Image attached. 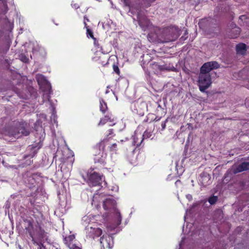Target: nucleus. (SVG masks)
Segmentation results:
<instances>
[{"mask_svg":"<svg viewBox=\"0 0 249 249\" xmlns=\"http://www.w3.org/2000/svg\"><path fill=\"white\" fill-rule=\"evenodd\" d=\"M219 67L216 61H211L204 63L200 68V71L198 76V86L199 90L202 92L208 89L212 84L211 74L210 72L213 69Z\"/></svg>","mask_w":249,"mask_h":249,"instance_id":"nucleus-1","label":"nucleus"},{"mask_svg":"<svg viewBox=\"0 0 249 249\" xmlns=\"http://www.w3.org/2000/svg\"><path fill=\"white\" fill-rule=\"evenodd\" d=\"M8 135L18 138L22 136H27L30 133L29 124L26 122H17L8 128Z\"/></svg>","mask_w":249,"mask_h":249,"instance_id":"nucleus-2","label":"nucleus"},{"mask_svg":"<svg viewBox=\"0 0 249 249\" xmlns=\"http://www.w3.org/2000/svg\"><path fill=\"white\" fill-rule=\"evenodd\" d=\"M26 229L32 237L34 243H36L35 239L41 240H47V233L38 224L34 225L30 222L28 227Z\"/></svg>","mask_w":249,"mask_h":249,"instance_id":"nucleus-3","label":"nucleus"},{"mask_svg":"<svg viewBox=\"0 0 249 249\" xmlns=\"http://www.w3.org/2000/svg\"><path fill=\"white\" fill-rule=\"evenodd\" d=\"M116 201L112 198V197H109L106 198L103 201V207L105 210H109L112 211L114 218L116 220V223L115 227L119 225L122 221V217L121 216L120 212L115 207Z\"/></svg>","mask_w":249,"mask_h":249,"instance_id":"nucleus-4","label":"nucleus"},{"mask_svg":"<svg viewBox=\"0 0 249 249\" xmlns=\"http://www.w3.org/2000/svg\"><path fill=\"white\" fill-rule=\"evenodd\" d=\"M179 29L175 27L171 29H166L164 30L161 38L159 39L160 43H167L176 40L178 36Z\"/></svg>","mask_w":249,"mask_h":249,"instance_id":"nucleus-5","label":"nucleus"},{"mask_svg":"<svg viewBox=\"0 0 249 249\" xmlns=\"http://www.w3.org/2000/svg\"><path fill=\"white\" fill-rule=\"evenodd\" d=\"M102 179V176H100L96 172H93L89 176L87 182L89 186H95L99 185L101 183Z\"/></svg>","mask_w":249,"mask_h":249,"instance_id":"nucleus-6","label":"nucleus"},{"mask_svg":"<svg viewBox=\"0 0 249 249\" xmlns=\"http://www.w3.org/2000/svg\"><path fill=\"white\" fill-rule=\"evenodd\" d=\"M87 236L94 239L95 237H98L102 233V230L99 228H93L92 227L86 228Z\"/></svg>","mask_w":249,"mask_h":249,"instance_id":"nucleus-7","label":"nucleus"},{"mask_svg":"<svg viewBox=\"0 0 249 249\" xmlns=\"http://www.w3.org/2000/svg\"><path fill=\"white\" fill-rule=\"evenodd\" d=\"M211 176L209 174L203 172L200 175L199 181L203 186H206L211 183Z\"/></svg>","mask_w":249,"mask_h":249,"instance_id":"nucleus-8","label":"nucleus"},{"mask_svg":"<svg viewBox=\"0 0 249 249\" xmlns=\"http://www.w3.org/2000/svg\"><path fill=\"white\" fill-rule=\"evenodd\" d=\"M138 19L139 24L140 26L143 29V30H145L146 28L150 26V21L147 19L146 18L139 15L138 16Z\"/></svg>","mask_w":249,"mask_h":249,"instance_id":"nucleus-9","label":"nucleus"},{"mask_svg":"<svg viewBox=\"0 0 249 249\" xmlns=\"http://www.w3.org/2000/svg\"><path fill=\"white\" fill-rule=\"evenodd\" d=\"M248 170H249V162H244L237 167L234 173H239Z\"/></svg>","mask_w":249,"mask_h":249,"instance_id":"nucleus-10","label":"nucleus"},{"mask_svg":"<svg viewBox=\"0 0 249 249\" xmlns=\"http://www.w3.org/2000/svg\"><path fill=\"white\" fill-rule=\"evenodd\" d=\"M133 144L134 145L139 146L141 145V143L142 142L143 138H142L141 134H138L136 133L135 135L133 136Z\"/></svg>","mask_w":249,"mask_h":249,"instance_id":"nucleus-11","label":"nucleus"},{"mask_svg":"<svg viewBox=\"0 0 249 249\" xmlns=\"http://www.w3.org/2000/svg\"><path fill=\"white\" fill-rule=\"evenodd\" d=\"M236 50L238 54H244L246 51V46L245 44L240 43L236 45Z\"/></svg>","mask_w":249,"mask_h":249,"instance_id":"nucleus-12","label":"nucleus"},{"mask_svg":"<svg viewBox=\"0 0 249 249\" xmlns=\"http://www.w3.org/2000/svg\"><path fill=\"white\" fill-rule=\"evenodd\" d=\"M100 111L102 112L103 113H105L107 109V105L103 99H100Z\"/></svg>","mask_w":249,"mask_h":249,"instance_id":"nucleus-13","label":"nucleus"},{"mask_svg":"<svg viewBox=\"0 0 249 249\" xmlns=\"http://www.w3.org/2000/svg\"><path fill=\"white\" fill-rule=\"evenodd\" d=\"M36 79L39 84H43L47 82L45 77L42 74L36 75Z\"/></svg>","mask_w":249,"mask_h":249,"instance_id":"nucleus-14","label":"nucleus"},{"mask_svg":"<svg viewBox=\"0 0 249 249\" xmlns=\"http://www.w3.org/2000/svg\"><path fill=\"white\" fill-rule=\"evenodd\" d=\"M108 121L111 122V117H109L108 115L105 116L104 118L101 119L98 124V125H104Z\"/></svg>","mask_w":249,"mask_h":249,"instance_id":"nucleus-15","label":"nucleus"},{"mask_svg":"<svg viewBox=\"0 0 249 249\" xmlns=\"http://www.w3.org/2000/svg\"><path fill=\"white\" fill-rule=\"evenodd\" d=\"M107 141V139H104L99 143L98 146L100 150L104 151L105 147V143Z\"/></svg>","mask_w":249,"mask_h":249,"instance_id":"nucleus-16","label":"nucleus"},{"mask_svg":"<svg viewBox=\"0 0 249 249\" xmlns=\"http://www.w3.org/2000/svg\"><path fill=\"white\" fill-rule=\"evenodd\" d=\"M217 199L218 198L216 196H213L209 198L208 201L211 205H213L216 203V202L217 201Z\"/></svg>","mask_w":249,"mask_h":249,"instance_id":"nucleus-17","label":"nucleus"},{"mask_svg":"<svg viewBox=\"0 0 249 249\" xmlns=\"http://www.w3.org/2000/svg\"><path fill=\"white\" fill-rule=\"evenodd\" d=\"M20 59L23 62H27L28 58L23 54H21L19 55Z\"/></svg>","mask_w":249,"mask_h":249,"instance_id":"nucleus-18","label":"nucleus"},{"mask_svg":"<svg viewBox=\"0 0 249 249\" xmlns=\"http://www.w3.org/2000/svg\"><path fill=\"white\" fill-rule=\"evenodd\" d=\"M152 134L150 132H148L147 131H145L143 134L142 135V138H149L151 136Z\"/></svg>","mask_w":249,"mask_h":249,"instance_id":"nucleus-19","label":"nucleus"},{"mask_svg":"<svg viewBox=\"0 0 249 249\" xmlns=\"http://www.w3.org/2000/svg\"><path fill=\"white\" fill-rule=\"evenodd\" d=\"M87 34L88 36H90V37L94 38L93 35L92 31L87 27Z\"/></svg>","mask_w":249,"mask_h":249,"instance_id":"nucleus-20","label":"nucleus"},{"mask_svg":"<svg viewBox=\"0 0 249 249\" xmlns=\"http://www.w3.org/2000/svg\"><path fill=\"white\" fill-rule=\"evenodd\" d=\"M113 69L114 71L115 72H116L117 74L119 75L120 74V70L117 65L114 64L113 65Z\"/></svg>","mask_w":249,"mask_h":249,"instance_id":"nucleus-21","label":"nucleus"},{"mask_svg":"<svg viewBox=\"0 0 249 249\" xmlns=\"http://www.w3.org/2000/svg\"><path fill=\"white\" fill-rule=\"evenodd\" d=\"M116 148L117 144L116 143H114L111 145V146L110 147V149L111 151H114L116 150Z\"/></svg>","mask_w":249,"mask_h":249,"instance_id":"nucleus-22","label":"nucleus"},{"mask_svg":"<svg viewBox=\"0 0 249 249\" xmlns=\"http://www.w3.org/2000/svg\"><path fill=\"white\" fill-rule=\"evenodd\" d=\"M167 122V119H166L164 122H163L161 124L162 130L165 129L166 127V124Z\"/></svg>","mask_w":249,"mask_h":249,"instance_id":"nucleus-23","label":"nucleus"},{"mask_svg":"<svg viewBox=\"0 0 249 249\" xmlns=\"http://www.w3.org/2000/svg\"><path fill=\"white\" fill-rule=\"evenodd\" d=\"M37 244L38 245V247L37 249H46L45 248V247L43 246L42 244H39L38 243H37Z\"/></svg>","mask_w":249,"mask_h":249,"instance_id":"nucleus-24","label":"nucleus"},{"mask_svg":"<svg viewBox=\"0 0 249 249\" xmlns=\"http://www.w3.org/2000/svg\"><path fill=\"white\" fill-rule=\"evenodd\" d=\"M186 197L189 200H191L192 199V196L191 195L188 194L186 195Z\"/></svg>","mask_w":249,"mask_h":249,"instance_id":"nucleus-25","label":"nucleus"},{"mask_svg":"<svg viewBox=\"0 0 249 249\" xmlns=\"http://www.w3.org/2000/svg\"><path fill=\"white\" fill-rule=\"evenodd\" d=\"M71 249H81L80 248H79V247L73 245L72 247H71Z\"/></svg>","mask_w":249,"mask_h":249,"instance_id":"nucleus-26","label":"nucleus"},{"mask_svg":"<svg viewBox=\"0 0 249 249\" xmlns=\"http://www.w3.org/2000/svg\"><path fill=\"white\" fill-rule=\"evenodd\" d=\"M72 5V6L75 8V9H77L79 8V6L77 4H71Z\"/></svg>","mask_w":249,"mask_h":249,"instance_id":"nucleus-27","label":"nucleus"},{"mask_svg":"<svg viewBox=\"0 0 249 249\" xmlns=\"http://www.w3.org/2000/svg\"><path fill=\"white\" fill-rule=\"evenodd\" d=\"M235 31L237 32V34H239L240 33L239 29L238 28L235 29Z\"/></svg>","mask_w":249,"mask_h":249,"instance_id":"nucleus-28","label":"nucleus"},{"mask_svg":"<svg viewBox=\"0 0 249 249\" xmlns=\"http://www.w3.org/2000/svg\"><path fill=\"white\" fill-rule=\"evenodd\" d=\"M29 181H31V182L33 184V182L32 181H34V179L30 177Z\"/></svg>","mask_w":249,"mask_h":249,"instance_id":"nucleus-29","label":"nucleus"},{"mask_svg":"<svg viewBox=\"0 0 249 249\" xmlns=\"http://www.w3.org/2000/svg\"><path fill=\"white\" fill-rule=\"evenodd\" d=\"M109 135H111V134H112V133H113V130H112V129H110V130H109Z\"/></svg>","mask_w":249,"mask_h":249,"instance_id":"nucleus-30","label":"nucleus"},{"mask_svg":"<svg viewBox=\"0 0 249 249\" xmlns=\"http://www.w3.org/2000/svg\"><path fill=\"white\" fill-rule=\"evenodd\" d=\"M84 19H85V20H87V21H89V19L85 17H84Z\"/></svg>","mask_w":249,"mask_h":249,"instance_id":"nucleus-31","label":"nucleus"},{"mask_svg":"<svg viewBox=\"0 0 249 249\" xmlns=\"http://www.w3.org/2000/svg\"><path fill=\"white\" fill-rule=\"evenodd\" d=\"M245 17V16H241L240 17V19H242L243 18H244Z\"/></svg>","mask_w":249,"mask_h":249,"instance_id":"nucleus-32","label":"nucleus"},{"mask_svg":"<svg viewBox=\"0 0 249 249\" xmlns=\"http://www.w3.org/2000/svg\"><path fill=\"white\" fill-rule=\"evenodd\" d=\"M155 0H149V1H150V2H153V1H154Z\"/></svg>","mask_w":249,"mask_h":249,"instance_id":"nucleus-33","label":"nucleus"},{"mask_svg":"<svg viewBox=\"0 0 249 249\" xmlns=\"http://www.w3.org/2000/svg\"><path fill=\"white\" fill-rule=\"evenodd\" d=\"M84 24H85V26H87V24H86L85 21H84Z\"/></svg>","mask_w":249,"mask_h":249,"instance_id":"nucleus-34","label":"nucleus"},{"mask_svg":"<svg viewBox=\"0 0 249 249\" xmlns=\"http://www.w3.org/2000/svg\"><path fill=\"white\" fill-rule=\"evenodd\" d=\"M178 182H179V180H177V181L176 182V183H177Z\"/></svg>","mask_w":249,"mask_h":249,"instance_id":"nucleus-35","label":"nucleus"},{"mask_svg":"<svg viewBox=\"0 0 249 249\" xmlns=\"http://www.w3.org/2000/svg\"><path fill=\"white\" fill-rule=\"evenodd\" d=\"M180 247H181V245H179V248L178 249H180Z\"/></svg>","mask_w":249,"mask_h":249,"instance_id":"nucleus-36","label":"nucleus"}]
</instances>
